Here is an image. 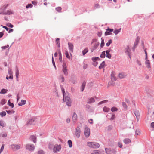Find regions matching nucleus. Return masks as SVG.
Listing matches in <instances>:
<instances>
[{"instance_id": "nucleus-64", "label": "nucleus", "mask_w": 154, "mask_h": 154, "mask_svg": "<svg viewBox=\"0 0 154 154\" xmlns=\"http://www.w3.org/2000/svg\"><path fill=\"white\" fill-rule=\"evenodd\" d=\"M118 146L120 148H122V145L121 143L119 142L118 143Z\"/></svg>"}, {"instance_id": "nucleus-32", "label": "nucleus", "mask_w": 154, "mask_h": 154, "mask_svg": "<svg viewBox=\"0 0 154 154\" xmlns=\"http://www.w3.org/2000/svg\"><path fill=\"white\" fill-rule=\"evenodd\" d=\"M115 84V82L112 80L110 81L108 84V86H114Z\"/></svg>"}, {"instance_id": "nucleus-10", "label": "nucleus", "mask_w": 154, "mask_h": 154, "mask_svg": "<svg viewBox=\"0 0 154 154\" xmlns=\"http://www.w3.org/2000/svg\"><path fill=\"white\" fill-rule=\"evenodd\" d=\"M69 48L70 51V53L71 56V53L73 52V44L71 43H68Z\"/></svg>"}, {"instance_id": "nucleus-34", "label": "nucleus", "mask_w": 154, "mask_h": 154, "mask_svg": "<svg viewBox=\"0 0 154 154\" xmlns=\"http://www.w3.org/2000/svg\"><path fill=\"white\" fill-rule=\"evenodd\" d=\"M5 123L2 121H0V126L2 127H5Z\"/></svg>"}, {"instance_id": "nucleus-14", "label": "nucleus", "mask_w": 154, "mask_h": 154, "mask_svg": "<svg viewBox=\"0 0 154 154\" xmlns=\"http://www.w3.org/2000/svg\"><path fill=\"white\" fill-rule=\"evenodd\" d=\"M8 74L9 75V78L11 79H13V72L11 69H9L8 71Z\"/></svg>"}, {"instance_id": "nucleus-44", "label": "nucleus", "mask_w": 154, "mask_h": 154, "mask_svg": "<svg viewBox=\"0 0 154 154\" xmlns=\"http://www.w3.org/2000/svg\"><path fill=\"white\" fill-rule=\"evenodd\" d=\"M121 29H116L114 31V33L116 34H117L119 32H120Z\"/></svg>"}, {"instance_id": "nucleus-55", "label": "nucleus", "mask_w": 154, "mask_h": 154, "mask_svg": "<svg viewBox=\"0 0 154 154\" xmlns=\"http://www.w3.org/2000/svg\"><path fill=\"white\" fill-rule=\"evenodd\" d=\"M94 152L95 154H100V152L98 150H94Z\"/></svg>"}, {"instance_id": "nucleus-54", "label": "nucleus", "mask_w": 154, "mask_h": 154, "mask_svg": "<svg viewBox=\"0 0 154 154\" xmlns=\"http://www.w3.org/2000/svg\"><path fill=\"white\" fill-rule=\"evenodd\" d=\"M140 134V131L139 130H136V134L137 135H138Z\"/></svg>"}, {"instance_id": "nucleus-24", "label": "nucleus", "mask_w": 154, "mask_h": 154, "mask_svg": "<svg viewBox=\"0 0 154 154\" xmlns=\"http://www.w3.org/2000/svg\"><path fill=\"white\" fill-rule=\"evenodd\" d=\"M95 100L93 98H91L89 99L88 100L87 103H90L94 102Z\"/></svg>"}, {"instance_id": "nucleus-5", "label": "nucleus", "mask_w": 154, "mask_h": 154, "mask_svg": "<svg viewBox=\"0 0 154 154\" xmlns=\"http://www.w3.org/2000/svg\"><path fill=\"white\" fill-rule=\"evenodd\" d=\"M61 149V146L60 145L56 144L54 145L53 148V152L56 153L60 151Z\"/></svg>"}, {"instance_id": "nucleus-52", "label": "nucleus", "mask_w": 154, "mask_h": 154, "mask_svg": "<svg viewBox=\"0 0 154 154\" xmlns=\"http://www.w3.org/2000/svg\"><path fill=\"white\" fill-rule=\"evenodd\" d=\"M104 40L103 39V40L101 41V44H100L101 47H103L104 46Z\"/></svg>"}, {"instance_id": "nucleus-46", "label": "nucleus", "mask_w": 154, "mask_h": 154, "mask_svg": "<svg viewBox=\"0 0 154 154\" xmlns=\"http://www.w3.org/2000/svg\"><path fill=\"white\" fill-rule=\"evenodd\" d=\"M8 104L10 106L12 107V108H13L14 107V104L13 103H11L9 100H8Z\"/></svg>"}, {"instance_id": "nucleus-22", "label": "nucleus", "mask_w": 154, "mask_h": 154, "mask_svg": "<svg viewBox=\"0 0 154 154\" xmlns=\"http://www.w3.org/2000/svg\"><path fill=\"white\" fill-rule=\"evenodd\" d=\"M26 103V101L25 100H22L21 101V102L19 103L18 104V105L21 106L25 104Z\"/></svg>"}, {"instance_id": "nucleus-35", "label": "nucleus", "mask_w": 154, "mask_h": 154, "mask_svg": "<svg viewBox=\"0 0 154 154\" xmlns=\"http://www.w3.org/2000/svg\"><path fill=\"white\" fill-rule=\"evenodd\" d=\"M109 110L110 109L108 108L105 107L103 108V110L105 112H108L109 111Z\"/></svg>"}, {"instance_id": "nucleus-11", "label": "nucleus", "mask_w": 154, "mask_h": 154, "mask_svg": "<svg viewBox=\"0 0 154 154\" xmlns=\"http://www.w3.org/2000/svg\"><path fill=\"white\" fill-rule=\"evenodd\" d=\"M75 135L76 137L79 138L80 135V129L79 127H77L76 128Z\"/></svg>"}, {"instance_id": "nucleus-31", "label": "nucleus", "mask_w": 154, "mask_h": 154, "mask_svg": "<svg viewBox=\"0 0 154 154\" xmlns=\"http://www.w3.org/2000/svg\"><path fill=\"white\" fill-rule=\"evenodd\" d=\"M88 49L87 48H85L82 52V53L83 55H84L88 51Z\"/></svg>"}, {"instance_id": "nucleus-48", "label": "nucleus", "mask_w": 154, "mask_h": 154, "mask_svg": "<svg viewBox=\"0 0 154 154\" xmlns=\"http://www.w3.org/2000/svg\"><path fill=\"white\" fill-rule=\"evenodd\" d=\"M112 40L110 39V40H109L108 41V42L106 43V45L107 46H109L112 43Z\"/></svg>"}, {"instance_id": "nucleus-38", "label": "nucleus", "mask_w": 154, "mask_h": 154, "mask_svg": "<svg viewBox=\"0 0 154 154\" xmlns=\"http://www.w3.org/2000/svg\"><path fill=\"white\" fill-rule=\"evenodd\" d=\"M8 4H6L5 5L3 6L2 8V10H5L7 8V7L8 6Z\"/></svg>"}, {"instance_id": "nucleus-25", "label": "nucleus", "mask_w": 154, "mask_h": 154, "mask_svg": "<svg viewBox=\"0 0 154 154\" xmlns=\"http://www.w3.org/2000/svg\"><path fill=\"white\" fill-rule=\"evenodd\" d=\"M99 45V42H96L94 44L93 48V50L96 49Z\"/></svg>"}, {"instance_id": "nucleus-49", "label": "nucleus", "mask_w": 154, "mask_h": 154, "mask_svg": "<svg viewBox=\"0 0 154 154\" xmlns=\"http://www.w3.org/2000/svg\"><path fill=\"white\" fill-rule=\"evenodd\" d=\"M144 51L145 54V59H147L148 58L147 53L146 51V49L145 48L144 50Z\"/></svg>"}, {"instance_id": "nucleus-9", "label": "nucleus", "mask_w": 154, "mask_h": 154, "mask_svg": "<svg viewBox=\"0 0 154 154\" xmlns=\"http://www.w3.org/2000/svg\"><path fill=\"white\" fill-rule=\"evenodd\" d=\"M26 148L29 151L33 150L35 149L34 146L30 144H28L26 145Z\"/></svg>"}, {"instance_id": "nucleus-36", "label": "nucleus", "mask_w": 154, "mask_h": 154, "mask_svg": "<svg viewBox=\"0 0 154 154\" xmlns=\"http://www.w3.org/2000/svg\"><path fill=\"white\" fill-rule=\"evenodd\" d=\"M130 50L129 48V47L128 46H127L125 48V52H128V53H129L130 52Z\"/></svg>"}, {"instance_id": "nucleus-33", "label": "nucleus", "mask_w": 154, "mask_h": 154, "mask_svg": "<svg viewBox=\"0 0 154 154\" xmlns=\"http://www.w3.org/2000/svg\"><path fill=\"white\" fill-rule=\"evenodd\" d=\"M105 65V62L103 61L102 63L100 64V66H99V68L100 69H101L103 68Z\"/></svg>"}, {"instance_id": "nucleus-26", "label": "nucleus", "mask_w": 154, "mask_h": 154, "mask_svg": "<svg viewBox=\"0 0 154 154\" xmlns=\"http://www.w3.org/2000/svg\"><path fill=\"white\" fill-rule=\"evenodd\" d=\"M8 90L7 89H2L1 90V91L0 92V94H4L6 93Z\"/></svg>"}, {"instance_id": "nucleus-27", "label": "nucleus", "mask_w": 154, "mask_h": 154, "mask_svg": "<svg viewBox=\"0 0 154 154\" xmlns=\"http://www.w3.org/2000/svg\"><path fill=\"white\" fill-rule=\"evenodd\" d=\"M86 85V82H84L82 85L81 86V90L82 91H83Z\"/></svg>"}, {"instance_id": "nucleus-40", "label": "nucleus", "mask_w": 154, "mask_h": 154, "mask_svg": "<svg viewBox=\"0 0 154 154\" xmlns=\"http://www.w3.org/2000/svg\"><path fill=\"white\" fill-rule=\"evenodd\" d=\"M6 103V100L5 99H2L1 100L0 103L2 105L5 104Z\"/></svg>"}, {"instance_id": "nucleus-50", "label": "nucleus", "mask_w": 154, "mask_h": 154, "mask_svg": "<svg viewBox=\"0 0 154 154\" xmlns=\"http://www.w3.org/2000/svg\"><path fill=\"white\" fill-rule=\"evenodd\" d=\"M4 147V144H3L0 150V154L2 152L3 150Z\"/></svg>"}, {"instance_id": "nucleus-57", "label": "nucleus", "mask_w": 154, "mask_h": 154, "mask_svg": "<svg viewBox=\"0 0 154 154\" xmlns=\"http://www.w3.org/2000/svg\"><path fill=\"white\" fill-rule=\"evenodd\" d=\"M115 115L114 114L112 115L111 118L110 119L111 120H112L115 119Z\"/></svg>"}, {"instance_id": "nucleus-41", "label": "nucleus", "mask_w": 154, "mask_h": 154, "mask_svg": "<svg viewBox=\"0 0 154 154\" xmlns=\"http://www.w3.org/2000/svg\"><path fill=\"white\" fill-rule=\"evenodd\" d=\"M59 40H60L59 38H57L56 39V42L57 43V44L58 47L59 48L60 47V43Z\"/></svg>"}, {"instance_id": "nucleus-53", "label": "nucleus", "mask_w": 154, "mask_h": 154, "mask_svg": "<svg viewBox=\"0 0 154 154\" xmlns=\"http://www.w3.org/2000/svg\"><path fill=\"white\" fill-rule=\"evenodd\" d=\"M32 4H28L26 6V8H32Z\"/></svg>"}, {"instance_id": "nucleus-4", "label": "nucleus", "mask_w": 154, "mask_h": 154, "mask_svg": "<svg viewBox=\"0 0 154 154\" xmlns=\"http://www.w3.org/2000/svg\"><path fill=\"white\" fill-rule=\"evenodd\" d=\"M64 99L65 100V102H66L67 105L69 106H71L72 102L69 97L67 95L65 96L64 97Z\"/></svg>"}, {"instance_id": "nucleus-8", "label": "nucleus", "mask_w": 154, "mask_h": 154, "mask_svg": "<svg viewBox=\"0 0 154 154\" xmlns=\"http://www.w3.org/2000/svg\"><path fill=\"white\" fill-rule=\"evenodd\" d=\"M11 146L12 149L14 151L18 150L20 148V146L19 145L13 144Z\"/></svg>"}, {"instance_id": "nucleus-30", "label": "nucleus", "mask_w": 154, "mask_h": 154, "mask_svg": "<svg viewBox=\"0 0 154 154\" xmlns=\"http://www.w3.org/2000/svg\"><path fill=\"white\" fill-rule=\"evenodd\" d=\"M19 70L18 68H17L16 71V76L17 78V81L18 80V77L19 75Z\"/></svg>"}, {"instance_id": "nucleus-15", "label": "nucleus", "mask_w": 154, "mask_h": 154, "mask_svg": "<svg viewBox=\"0 0 154 154\" xmlns=\"http://www.w3.org/2000/svg\"><path fill=\"white\" fill-rule=\"evenodd\" d=\"M145 60H146L145 63L146 65V66L148 68H150L151 66L149 61L148 60V58L147 59H145Z\"/></svg>"}, {"instance_id": "nucleus-42", "label": "nucleus", "mask_w": 154, "mask_h": 154, "mask_svg": "<svg viewBox=\"0 0 154 154\" xmlns=\"http://www.w3.org/2000/svg\"><path fill=\"white\" fill-rule=\"evenodd\" d=\"M105 51H103L100 55V57L101 58H104L105 57Z\"/></svg>"}, {"instance_id": "nucleus-17", "label": "nucleus", "mask_w": 154, "mask_h": 154, "mask_svg": "<svg viewBox=\"0 0 154 154\" xmlns=\"http://www.w3.org/2000/svg\"><path fill=\"white\" fill-rule=\"evenodd\" d=\"M126 75L123 73H121L119 74L118 77L120 79H123L125 77Z\"/></svg>"}, {"instance_id": "nucleus-29", "label": "nucleus", "mask_w": 154, "mask_h": 154, "mask_svg": "<svg viewBox=\"0 0 154 154\" xmlns=\"http://www.w3.org/2000/svg\"><path fill=\"white\" fill-rule=\"evenodd\" d=\"M65 54L66 55V57L67 58H68L69 60H71L72 59V58H71V57H70V56L69 55V54H68V52L67 51H65Z\"/></svg>"}, {"instance_id": "nucleus-1", "label": "nucleus", "mask_w": 154, "mask_h": 154, "mask_svg": "<svg viewBox=\"0 0 154 154\" xmlns=\"http://www.w3.org/2000/svg\"><path fill=\"white\" fill-rule=\"evenodd\" d=\"M39 119L36 117L33 118L29 119L27 123V125H31L37 124L38 122Z\"/></svg>"}, {"instance_id": "nucleus-28", "label": "nucleus", "mask_w": 154, "mask_h": 154, "mask_svg": "<svg viewBox=\"0 0 154 154\" xmlns=\"http://www.w3.org/2000/svg\"><path fill=\"white\" fill-rule=\"evenodd\" d=\"M111 75V79L112 80L116 81L117 79H116V77L114 73H112Z\"/></svg>"}, {"instance_id": "nucleus-13", "label": "nucleus", "mask_w": 154, "mask_h": 154, "mask_svg": "<svg viewBox=\"0 0 154 154\" xmlns=\"http://www.w3.org/2000/svg\"><path fill=\"white\" fill-rule=\"evenodd\" d=\"M106 30L107 31L105 32V34L106 35H107L111 34L112 33L110 32L113 31L114 30L112 29H110L109 28H108L106 29Z\"/></svg>"}, {"instance_id": "nucleus-61", "label": "nucleus", "mask_w": 154, "mask_h": 154, "mask_svg": "<svg viewBox=\"0 0 154 154\" xmlns=\"http://www.w3.org/2000/svg\"><path fill=\"white\" fill-rule=\"evenodd\" d=\"M94 7L95 8H99L100 7V5L98 4H96L95 5Z\"/></svg>"}, {"instance_id": "nucleus-20", "label": "nucleus", "mask_w": 154, "mask_h": 154, "mask_svg": "<svg viewBox=\"0 0 154 154\" xmlns=\"http://www.w3.org/2000/svg\"><path fill=\"white\" fill-rule=\"evenodd\" d=\"M110 50H107L106 51V57L109 58H110L111 57V55L110 54H109Z\"/></svg>"}, {"instance_id": "nucleus-43", "label": "nucleus", "mask_w": 154, "mask_h": 154, "mask_svg": "<svg viewBox=\"0 0 154 154\" xmlns=\"http://www.w3.org/2000/svg\"><path fill=\"white\" fill-rule=\"evenodd\" d=\"M61 89H62V91L63 93V100H64V97H65V96H66V94H65V91H64V89L63 88H62Z\"/></svg>"}, {"instance_id": "nucleus-2", "label": "nucleus", "mask_w": 154, "mask_h": 154, "mask_svg": "<svg viewBox=\"0 0 154 154\" xmlns=\"http://www.w3.org/2000/svg\"><path fill=\"white\" fill-rule=\"evenodd\" d=\"M88 146L90 147L97 148L99 147L100 145L97 143L88 142L87 143Z\"/></svg>"}, {"instance_id": "nucleus-59", "label": "nucleus", "mask_w": 154, "mask_h": 154, "mask_svg": "<svg viewBox=\"0 0 154 154\" xmlns=\"http://www.w3.org/2000/svg\"><path fill=\"white\" fill-rule=\"evenodd\" d=\"M2 136L3 137H7V134L6 133H3L2 134Z\"/></svg>"}, {"instance_id": "nucleus-60", "label": "nucleus", "mask_w": 154, "mask_h": 154, "mask_svg": "<svg viewBox=\"0 0 154 154\" xmlns=\"http://www.w3.org/2000/svg\"><path fill=\"white\" fill-rule=\"evenodd\" d=\"M38 154H45L43 150H40L38 151Z\"/></svg>"}, {"instance_id": "nucleus-6", "label": "nucleus", "mask_w": 154, "mask_h": 154, "mask_svg": "<svg viewBox=\"0 0 154 154\" xmlns=\"http://www.w3.org/2000/svg\"><path fill=\"white\" fill-rule=\"evenodd\" d=\"M90 134V129L87 127L85 128L84 130V134L86 137H88Z\"/></svg>"}, {"instance_id": "nucleus-12", "label": "nucleus", "mask_w": 154, "mask_h": 154, "mask_svg": "<svg viewBox=\"0 0 154 154\" xmlns=\"http://www.w3.org/2000/svg\"><path fill=\"white\" fill-rule=\"evenodd\" d=\"M13 14V11L11 10H9L6 12H2L0 13V14L3 15H10Z\"/></svg>"}, {"instance_id": "nucleus-51", "label": "nucleus", "mask_w": 154, "mask_h": 154, "mask_svg": "<svg viewBox=\"0 0 154 154\" xmlns=\"http://www.w3.org/2000/svg\"><path fill=\"white\" fill-rule=\"evenodd\" d=\"M7 26L8 27H11V28H12L13 27V26L11 24V23H8L6 24Z\"/></svg>"}, {"instance_id": "nucleus-18", "label": "nucleus", "mask_w": 154, "mask_h": 154, "mask_svg": "<svg viewBox=\"0 0 154 154\" xmlns=\"http://www.w3.org/2000/svg\"><path fill=\"white\" fill-rule=\"evenodd\" d=\"M72 120L74 122H76V120H77V115L76 114H75V113H74L73 115L72 116Z\"/></svg>"}, {"instance_id": "nucleus-19", "label": "nucleus", "mask_w": 154, "mask_h": 154, "mask_svg": "<svg viewBox=\"0 0 154 154\" xmlns=\"http://www.w3.org/2000/svg\"><path fill=\"white\" fill-rule=\"evenodd\" d=\"M30 139L31 140H32L34 143H35L36 142V137L35 136L33 135L31 136Z\"/></svg>"}, {"instance_id": "nucleus-45", "label": "nucleus", "mask_w": 154, "mask_h": 154, "mask_svg": "<svg viewBox=\"0 0 154 154\" xmlns=\"http://www.w3.org/2000/svg\"><path fill=\"white\" fill-rule=\"evenodd\" d=\"M6 115V113L5 111L1 112L0 113V115L2 117H3L5 116Z\"/></svg>"}, {"instance_id": "nucleus-21", "label": "nucleus", "mask_w": 154, "mask_h": 154, "mask_svg": "<svg viewBox=\"0 0 154 154\" xmlns=\"http://www.w3.org/2000/svg\"><path fill=\"white\" fill-rule=\"evenodd\" d=\"M123 142L125 144H128L129 143H130L131 142V140L129 139L126 138V139H125L123 140Z\"/></svg>"}, {"instance_id": "nucleus-16", "label": "nucleus", "mask_w": 154, "mask_h": 154, "mask_svg": "<svg viewBox=\"0 0 154 154\" xmlns=\"http://www.w3.org/2000/svg\"><path fill=\"white\" fill-rule=\"evenodd\" d=\"M134 114L136 116L137 121H138L139 119L140 113L138 111L136 110L134 112Z\"/></svg>"}, {"instance_id": "nucleus-63", "label": "nucleus", "mask_w": 154, "mask_h": 154, "mask_svg": "<svg viewBox=\"0 0 154 154\" xmlns=\"http://www.w3.org/2000/svg\"><path fill=\"white\" fill-rule=\"evenodd\" d=\"M136 62L139 65L141 66V62L139 60H137Z\"/></svg>"}, {"instance_id": "nucleus-62", "label": "nucleus", "mask_w": 154, "mask_h": 154, "mask_svg": "<svg viewBox=\"0 0 154 154\" xmlns=\"http://www.w3.org/2000/svg\"><path fill=\"white\" fill-rule=\"evenodd\" d=\"M107 102H108V100H105L103 101H102L100 102L99 103L100 104H101L105 103H106Z\"/></svg>"}, {"instance_id": "nucleus-3", "label": "nucleus", "mask_w": 154, "mask_h": 154, "mask_svg": "<svg viewBox=\"0 0 154 154\" xmlns=\"http://www.w3.org/2000/svg\"><path fill=\"white\" fill-rule=\"evenodd\" d=\"M68 69L65 62H63L62 65V71L65 75H68Z\"/></svg>"}, {"instance_id": "nucleus-23", "label": "nucleus", "mask_w": 154, "mask_h": 154, "mask_svg": "<svg viewBox=\"0 0 154 154\" xmlns=\"http://www.w3.org/2000/svg\"><path fill=\"white\" fill-rule=\"evenodd\" d=\"M58 51L59 55V60L60 62H62L63 60H62V56L60 50H58Z\"/></svg>"}, {"instance_id": "nucleus-58", "label": "nucleus", "mask_w": 154, "mask_h": 154, "mask_svg": "<svg viewBox=\"0 0 154 154\" xmlns=\"http://www.w3.org/2000/svg\"><path fill=\"white\" fill-rule=\"evenodd\" d=\"M52 63H53V64L54 66L55 67L56 69V68L55 62H54V60L53 57V56H52Z\"/></svg>"}, {"instance_id": "nucleus-47", "label": "nucleus", "mask_w": 154, "mask_h": 154, "mask_svg": "<svg viewBox=\"0 0 154 154\" xmlns=\"http://www.w3.org/2000/svg\"><path fill=\"white\" fill-rule=\"evenodd\" d=\"M117 108L114 107H112L111 109V111L112 112L117 111Z\"/></svg>"}, {"instance_id": "nucleus-7", "label": "nucleus", "mask_w": 154, "mask_h": 154, "mask_svg": "<svg viewBox=\"0 0 154 154\" xmlns=\"http://www.w3.org/2000/svg\"><path fill=\"white\" fill-rule=\"evenodd\" d=\"M92 60L93 62V65L96 66L98 64L97 61L100 60V58L98 57H93L92 58Z\"/></svg>"}, {"instance_id": "nucleus-39", "label": "nucleus", "mask_w": 154, "mask_h": 154, "mask_svg": "<svg viewBox=\"0 0 154 154\" xmlns=\"http://www.w3.org/2000/svg\"><path fill=\"white\" fill-rule=\"evenodd\" d=\"M68 143L69 147H71L72 146V141L70 140H69L68 141Z\"/></svg>"}, {"instance_id": "nucleus-37", "label": "nucleus", "mask_w": 154, "mask_h": 154, "mask_svg": "<svg viewBox=\"0 0 154 154\" xmlns=\"http://www.w3.org/2000/svg\"><path fill=\"white\" fill-rule=\"evenodd\" d=\"M105 151L107 154H109L111 153V151L109 149L107 148H105Z\"/></svg>"}, {"instance_id": "nucleus-56", "label": "nucleus", "mask_w": 154, "mask_h": 154, "mask_svg": "<svg viewBox=\"0 0 154 154\" xmlns=\"http://www.w3.org/2000/svg\"><path fill=\"white\" fill-rule=\"evenodd\" d=\"M56 10L58 12H60L61 10V8L60 7H58L56 8Z\"/></svg>"}]
</instances>
